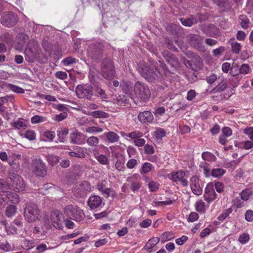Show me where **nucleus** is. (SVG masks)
<instances>
[{"label": "nucleus", "mask_w": 253, "mask_h": 253, "mask_svg": "<svg viewBox=\"0 0 253 253\" xmlns=\"http://www.w3.org/2000/svg\"><path fill=\"white\" fill-rule=\"evenodd\" d=\"M167 69L161 61H158L150 65L145 64L140 65L138 71L147 81L153 82L154 81H161L166 74Z\"/></svg>", "instance_id": "nucleus-1"}, {"label": "nucleus", "mask_w": 253, "mask_h": 253, "mask_svg": "<svg viewBox=\"0 0 253 253\" xmlns=\"http://www.w3.org/2000/svg\"><path fill=\"white\" fill-rule=\"evenodd\" d=\"M41 211L38 206L33 203L27 204L24 211V217L29 222H35L40 219Z\"/></svg>", "instance_id": "nucleus-2"}, {"label": "nucleus", "mask_w": 253, "mask_h": 253, "mask_svg": "<svg viewBox=\"0 0 253 253\" xmlns=\"http://www.w3.org/2000/svg\"><path fill=\"white\" fill-rule=\"evenodd\" d=\"M76 93L80 99L93 101V87L88 84H79L76 87Z\"/></svg>", "instance_id": "nucleus-3"}, {"label": "nucleus", "mask_w": 253, "mask_h": 253, "mask_svg": "<svg viewBox=\"0 0 253 253\" xmlns=\"http://www.w3.org/2000/svg\"><path fill=\"white\" fill-rule=\"evenodd\" d=\"M135 94L141 102H146L150 98L151 93L147 85L142 82H137L134 86Z\"/></svg>", "instance_id": "nucleus-4"}, {"label": "nucleus", "mask_w": 253, "mask_h": 253, "mask_svg": "<svg viewBox=\"0 0 253 253\" xmlns=\"http://www.w3.org/2000/svg\"><path fill=\"white\" fill-rule=\"evenodd\" d=\"M64 213L70 218L76 221L82 220L85 217L83 210L75 205H69L64 209Z\"/></svg>", "instance_id": "nucleus-5"}, {"label": "nucleus", "mask_w": 253, "mask_h": 253, "mask_svg": "<svg viewBox=\"0 0 253 253\" xmlns=\"http://www.w3.org/2000/svg\"><path fill=\"white\" fill-rule=\"evenodd\" d=\"M101 70L104 78L111 80L114 77L115 70L114 63L111 58H106L102 61Z\"/></svg>", "instance_id": "nucleus-6"}, {"label": "nucleus", "mask_w": 253, "mask_h": 253, "mask_svg": "<svg viewBox=\"0 0 253 253\" xmlns=\"http://www.w3.org/2000/svg\"><path fill=\"white\" fill-rule=\"evenodd\" d=\"M31 170L37 176L43 177L46 174L45 164L40 159H35L32 160Z\"/></svg>", "instance_id": "nucleus-7"}, {"label": "nucleus", "mask_w": 253, "mask_h": 253, "mask_svg": "<svg viewBox=\"0 0 253 253\" xmlns=\"http://www.w3.org/2000/svg\"><path fill=\"white\" fill-rule=\"evenodd\" d=\"M188 176L189 174L188 171L179 170L172 172L169 175V178L173 182H180L183 187H185L188 184V181L187 180V178H188Z\"/></svg>", "instance_id": "nucleus-8"}, {"label": "nucleus", "mask_w": 253, "mask_h": 253, "mask_svg": "<svg viewBox=\"0 0 253 253\" xmlns=\"http://www.w3.org/2000/svg\"><path fill=\"white\" fill-rule=\"evenodd\" d=\"M8 178L13 182L12 186L17 192H22L24 190L25 184L22 177L13 172H9Z\"/></svg>", "instance_id": "nucleus-9"}, {"label": "nucleus", "mask_w": 253, "mask_h": 253, "mask_svg": "<svg viewBox=\"0 0 253 253\" xmlns=\"http://www.w3.org/2000/svg\"><path fill=\"white\" fill-rule=\"evenodd\" d=\"M103 50L102 44L99 42H96L89 45L87 49V54L92 59H98L102 57Z\"/></svg>", "instance_id": "nucleus-10"}, {"label": "nucleus", "mask_w": 253, "mask_h": 253, "mask_svg": "<svg viewBox=\"0 0 253 253\" xmlns=\"http://www.w3.org/2000/svg\"><path fill=\"white\" fill-rule=\"evenodd\" d=\"M1 23L4 26L12 27L18 22V17L12 12L6 11L3 13L0 19Z\"/></svg>", "instance_id": "nucleus-11"}, {"label": "nucleus", "mask_w": 253, "mask_h": 253, "mask_svg": "<svg viewBox=\"0 0 253 253\" xmlns=\"http://www.w3.org/2000/svg\"><path fill=\"white\" fill-rule=\"evenodd\" d=\"M91 191L90 184L86 181H83L75 189V196L78 198H84Z\"/></svg>", "instance_id": "nucleus-12"}, {"label": "nucleus", "mask_w": 253, "mask_h": 253, "mask_svg": "<svg viewBox=\"0 0 253 253\" xmlns=\"http://www.w3.org/2000/svg\"><path fill=\"white\" fill-rule=\"evenodd\" d=\"M50 218L53 226L56 229H61L62 228L64 216L60 211L56 210L52 211L50 214Z\"/></svg>", "instance_id": "nucleus-13"}, {"label": "nucleus", "mask_w": 253, "mask_h": 253, "mask_svg": "<svg viewBox=\"0 0 253 253\" xmlns=\"http://www.w3.org/2000/svg\"><path fill=\"white\" fill-rule=\"evenodd\" d=\"M204 199L208 203H211L217 197L213 183H209L205 189L204 195Z\"/></svg>", "instance_id": "nucleus-14"}, {"label": "nucleus", "mask_w": 253, "mask_h": 253, "mask_svg": "<svg viewBox=\"0 0 253 253\" xmlns=\"http://www.w3.org/2000/svg\"><path fill=\"white\" fill-rule=\"evenodd\" d=\"M29 40V37L28 35L22 33L19 34L16 39L17 48L19 50L22 49L26 46Z\"/></svg>", "instance_id": "nucleus-15"}, {"label": "nucleus", "mask_w": 253, "mask_h": 253, "mask_svg": "<svg viewBox=\"0 0 253 253\" xmlns=\"http://www.w3.org/2000/svg\"><path fill=\"white\" fill-rule=\"evenodd\" d=\"M87 204L91 209L98 208L103 204L102 198L97 195H92L89 198Z\"/></svg>", "instance_id": "nucleus-16"}, {"label": "nucleus", "mask_w": 253, "mask_h": 253, "mask_svg": "<svg viewBox=\"0 0 253 253\" xmlns=\"http://www.w3.org/2000/svg\"><path fill=\"white\" fill-rule=\"evenodd\" d=\"M190 186L194 194L200 195L202 193V189L199 184V179L197 176H193L190 179Z\"/></svg>", "instance_id": "nucleus-17"}, {"label": "nucleus", "mask_w": 253, "mask_h": 253, "mask_svg": "<svg viewBox=\"0 0 253 253\" xmlns=\"http://www.w3.org/2000/svg\"><path fill=\"white\" fill-rule=\"evenodd\" d=\"M137 176L138 174L135 173L128 177L126 179L127 182L131 183V189L133 192L137 191L142 186V183L140 182L134 180Z\"/></svg>", "instance_id": "nucleus-18"}, {"label": "nucleus", "mask_w": 253, "mask_h": 253, "mask_svg": "<svg viewBox=\"0 0 253 253\" xmlns=\"http://www.w3.org/2000/svg\"><path fill=\"white\" fill-rule=\"evenodd\" d=\"M138 120L142 123H151L154 117L150 111H146L140 113L138 116Z\"/></svg>", "instance_id": "nucleus-19"}, {"label": "nucleus", "mask_w": 253, "mask_h": 253, "mask_svg": "<svg viewBox=\"0 0 253 253\" xmlns=\"http://www.w3.org/2000/svg\"><path fill=\"white\" fill-rule=\"evenodd\" d=\"M21 155L19 154L11 153L9 155L8 163L10 166H15L16 168L20 166Z\"/></svg>", "instance_id": "nucleus-20"}, {"label": "nucleus", "mask_w": 253, "mask_h": 253, "mask_svg": "<svg viewBox=\"0 0 253 253\" xmlns=\"http://www.w3.org/2000/svg\"><path fill=\"white\" fill-rule=\"evenodd\" d=\"M93 95L100 98L102 101H106L108 97L105 90L99 86L93 87Z\"/></svg>", "instance_id": "nucleus-21"}, {"label": "nucleus", "mask_w": 253, "mask_h": 253, "mask_svg": "<svg viewBox=\"0 0 253 253\" xmlns=\"http://www.w3.org/2000/svg\"><path fill=\"white\" fill-rule=\"evenodd\" d=\"M85 148L77 147L74 149L73 151L69 152V155L71 157H76L80 158H84L85 157Z\"/></svg>", "instance_id": "nucleus-22"}, {"label": "nucleus", "mask_w": 253, "mask_h": 253, "mask_svg": "<svg viewBox=\"0 0 253 253\" xmlns=\"http://www.w3.org/2000/svg\"><path fill=\"white\" fill-rule=\"evenodd\" d=\"M82 134L77 130H75L70 134L71 143L75 144H81L83 143L81 137Z\"/></svg>", "instance_id": "nucleus-23"}, {"label": "nucleus", "mask_w": 253, "mask_h": 253, "mask_svg": "<svg viewBox=\"0 0 253 253\" xmlns=\"http://www.w3.org/2000/svg\"><path fill=\"white\" fill-rule=\"evenodd\" d=\"M160 239L158 237H153L150 239L146 245L145 249L149 253L153 251V248L159 242Z\"/></svg>", "instance_id": "nucleus-24"}, {"label": "nucleus", "mask_w": 253, "mask_h": 253, "mask_svg": "<svg viewBox=\"0 0 253 253\" xmlns=\"http://www.w3.org/2000/svg\"><path fill=\"white\" fill-rule=\"evenodd\" d=\"M104 135L109 143H115L119 141L120 139L119 136L113 131L106 132L104 133Z\"/></svg>", "instance_id": "nucleus-25"}, {"label": "nucleus", "mask_w": 253, "mask_h": 253, "mask_svg": "<svg viewBox=\"0 0 253 253\" xmlns=\"http://www.w3.org/2000/svg\"><path fill=\"white\" fill-rule=\"evenodd\" d=\"M0 41L8 44H11L13 41V36L12 33L5 32L0 36Z\"/></svg>", "instance_id": "nucleus-26"}, {"label": "nucleus", "mask_w": 253, "mask_h": 253, "mask_svg": "<svg viewBox=\"0 0 253 253\" xmlns=\"http://www.w3.org/2000/svg\"><path fill=\"white\" fill-rule=\"evenodd\" d=\"M199 168L203 170L204 175L207 177H210L211 173V166L206 162L203 161L200 163Z\"/></svg>", "instance_id": "nucleus-27"}, {"label": "nucleus", "mask_w": 253, "mask_h": 253, "mask_svg": "<svg viewBox=\"0 0 253 253\" xmlns=\"http://www.w3.org/2000/svg\"><path fill=\"white\" fill-rule=\"evenodd\" d=\"M125 157L123 156L118 157L115 164L116 169L120 171H124L125 170Z\"/></svg>", "instance_id": "nucleus-28"}, {"label": "nucleus", "mask_w": 253, "mask_h": 253, "mask_svg": "<svg viewBox=\"0 0 253 253\" xmlns=\"http://www.w3.org/2000/svg\"><path fill=\"white\" fill-rule=\"evenodd\" d=\"M69 132V129L67 128H61L57 131L58 140L60 142L65 141L66 135Z\"/></svg>", "instance_id": "nucleus-29"}, {"label": "nucleus", "mask_w": 253, "mask_h": 253, "mask_svg": "<svg viewBox=\"0 0 253 253\" xmlns=\"http://www.w3.org/2000/svg\"><path fill=\"white\" fill-rule=\"evenodd\" d=\"M201 157L205 162H214L216 160L215 156L213 153L208 151L203 152Z\"/></svg>", "instance_id": "nucleus-30"}, {"label": "nucleus", "mask_w": 253, "mask_h": 253, "mask_svg": "<svg viewBox=\"0 0 253 253\" xmlns=\"http://www.w3.org/2000/svg\"><path fill=\"white\" fill-rule=\"evenodd\" d=\"M154 168L153 165L148 162H145L141 166L139 172L141 174H146L151 171Z\"/></svg>", "instance_id": "nucleus-31"}, {"label": "nucleus", "mask_w": 253, "mask_h": 253, "mask_svg": "<svg viewBox=\"0 0 253 253\" xmlns=\"http://www.w3.org/2000/svg\"><path fill=\"white\" fill-rule=\"evenodd\" d=\"M227 87V82L226 79H223L213 89L215 92H221Z\"/></svg>", "instance_id": "nucleus-32"}, {"label": "nucleus", "mask_w": 253, "mask_h": 253, "mask_svg": "<svg viewBox=\"0 0 253 253\" xmlns=\"http://www.w3.org/2000/svg\"><path fill=\"white\" fill-rule=\"evenodd\" d=\"M94 156L96 160L103 165H108L109 161L106 156L103 154L99 155L97 153H94Z\"/></svg>", "instance_id": "nucleus-33"}, {"label": "nucleus", "mask_w": 253, "mask_h": 253, "mask_svg": "<svg viewBox=\"0 0 253 253\" xmlns=\"http://www.w3.org/2000/svg\"><path fill=\"white\" fill-rule=\"evenodd\" d=\"M6 194L8 202L9 201L14 204L18 203L19 199L17 194L9 191H6Z\"/></svg>", "instance_id": "nucleus-34"}, {"label": "nucleus", "mask_w": 253, "mask_h": 253, "mask_svg": "<svg viewBox=\"0 0 253 253\" xmlns=\"http://www.w3.org/2000/svg\"><path fill=\"white\" fill-rule=\"evenodd\" d=\"M253 194V191L251 189H246L240 193V197L244 201H248Z\"/></svg>", "instance_id": "nucleus-35"}, {"label": "nucleus", "mask_w": 253, "mask_h": 253, "mask_svg": "<svg viewBox=\"0 0 253 253\" xmlns=\"http://www.w3.org/2000/svg\"><path fill=\"white\" fill-rule=\"evenodd\" d=\"M11 125L13 127L18 129H25L28 126L25 122L19 120L14 121Z\"/></svg>", "instance_id": "nucleus-36"}, {"label": "nucleus", "mask_w": 253, "mask_h": 253, "mask_svg": "<svg viewBox=\"0 0 253 253\" xmlns=\"http://www.w3.org/2000/svg\"><path fill=\"white\" fill-rule=\"evenodd\" d=\"M174 238V234L172 232H166L164 233L160 238L162 242H165Z\"/></svg>", "instance_id": "nucleus-37"}, {"label": "nucleus", "mask_w": 253, "mask_h": 253, "mask_svg": "<svg viewBox=\"0 0 253 253\" xmlns=\"http://www.w3.org/2000/svg\"><path fill=\"white\" fill-rule=\"evenodd\" d=\"M160 184L157 181L152 180L148 184V187L151 192H157L160 188Z\"/></svg>", "instance_id": "nucleus-38"}, {"label": "nucleus", "mask_w": 253, "mask_h": 253, "mask_svg": "<svg viewBox=\"0 0 253 253\" xmlns=\"http://www.w3.org/2000/svg\"><path fill=\"white\" fill-rule=\"evenodd\" d=\"M22 247L26 249H31L35 246V241L34 240L24 239L22 241Z\"/></svg>", "instance_id": "nucleus-39"}, {"label": "nucleus", "mask_w": 253, "mask_h": 253, "mask_svg": "<svg viewBox=\"0 0 253 253\" xmlns=\"http://www.w3.org/2000/svg\"><path fill=\"white\" fill-rule=\"evenodd\" d=\"M226 172V170L221 168L213 169L211 171V175L214 177H218L223 175Z\"/></svg>", "instance_id": "nucleus-40"}, {"label": "nucleus", "mask_w": 253, "mask_h": 253, "mask_svg": "<svg viewBox=\"0 0 253 253\" xmlns=\"http://www.w3.org/2000/svg\"><path fill=\"white\" fill-rule=\"evenodd\" d=\"M17 211V208L15 206L11 205L8 206L5 210L6 216L8 217H11L14 216Z\"/></svg>", "instance_id": "nucleus-41"}, {"label": "nucleus", "mask_w": 253, "mask_h": 253, "mask_svg": "<svg viewBox=\"0 0 253 253\" xmlns=\"http://www.w3.org/2000/svg\"><path fill=\"white\" fill-rule=\"evenodd\" d=\"M231 49L232 52L235 54H239L241 50V44L237 42H231Z\"/></svg>", "instance_id": "nucleus-42"}, {"label": "nucleus", "mask_w": 253, "mask_h": 253, "mask_svg": "<svg viewBox=\"0 0 253 253\" xmlns=\"http://www.w3.org/2000/svg\"><path fill=\"white\" fill-rule=\"evenodd\" d=\"M143 135L142 132L139 130H135L127 133V137L133 140H135L139 138H141Z\"/></svg>", "instance_id": "nucleus-43"}, {"label": "nucleus", "mask_w": 253, "mask_h": 253, "mask_svg": "<svg viewBox=\"0 0 253 253\" xmlns=\"http://www.w3.org/2000/svg\"><path fill=\"white\" fill-rule=\"evenodd\" d=\"M250 235L247 233H244L239 235L238 241L242 245L247 244L250 240Z\"/></svg>", "instance_id": "nucleus-44"}, {"label": "nucleus", "mask_w": 253, "mask_h": 253, "mask_svg": "<svg viewBox=\"0 0 253 253\" xmlns=\"http://www.w3.org/2000/svg\"><path fill=\"white\" fill-rule=\"evenodd\" d=\"M86 143L90 146H96L99 143V140L97 137L91 136L87 138Z\"/></svg>", "instance_id": "nucleus-45"}, {"label": "nucleus", "mask_w": 253, "mask_h": 253, "mask_svg": "<svg viewBox=\"0 0 253 253\" xmlns=\"http://www.w3.org/2000/svg\"><path fill=\"white\" fill-rule=\"evenodd\" d=\"M153 135L157 140L161 139L163 137L165 136L166 131L164 129L159 128L154 132Z\"/></svg>", "instance_id": "nucleus-46"}, {"label": "nucleus", "mask_w": 253, "mask_h": 253, "mask_svg": "<svg viewBox=\"0 0 253 253\" xmlns=\"http://www.w3.org/2000/svg\"><path fill=\"white\" fill-rule=\"evenodd\" d=\"M196 209L199 212H205L206 210L205 202L202 200H199L197 201L196 203Z\"/></svg>", "instance_id": "nucleus-47"}, {"label": "nucleus", "mask_w": 253, "mask_h": 253, "mask_svg": "<svg viewBox=\"0 0 253 253\" xmlns=\"http://www.w3.org/2000/svg\"><path fill=\"white\" fill-rule=\"evenodd\" d=\"M92 116L95 118H106L109 116L107 113L102 111H95L92 113Z\"/></svg>", "instance_id": "nucleus-48"}, {"label": "nucleus", "mask_w": 253, "mask_h": 253, "mask_svg": "<svg viewBox=\"0 0 253 253\" xmlns=\"http://www.w3.org/2000/svg\"><path fill=\"white\" fill-rule=\"evenodd\" d=\"M240 20H241L240 25L244 29H247L249 27L250 21L247 17L241 15L240 16Z\"/></svg>", "instance_id": "nucleus-49"}, {"label": "nucleus", "mask_w": 253, "mask_h": 253, "mask_svg": "<svg viewBox=\"0 0 253 253\" xmlns=\"http://www.w3.org/2000/svg\"><path fill=\"white\" fill-rule=\"evenodd\" d=\"M46 118L42 116L35 115L31 118V123L33 124H36L44 122L46 121Z\"/></svg>", "instance_id": "nucleus-50"}, {"label": "nucleus", "mask_w": 253, "mask_h": 253, "mask_svg": "<svg viewBox=\"0 0 253 253\" xmlns=\"http://www.w3.org/2000/svg\"><path fill=\"white\" fill-rule=\"evenodd\" d=\"M24 136L25 138L30 141L34 140L36 138V132L34 130H28L26 131L25 133L24 134Z\"/></svg>", "instance_id": "nucleus-51"}, {"label": "nucleus", "mask_w": 253, "mask_h": 253, "mask_svg": "<svg viewBox=\"0 0 253 253\" xmlns=\"http://www.w3.org/2000/svg\"><path fill=\"white\" fill-rule=\"evenodd\" d=\"M8 203L6 191H2L0 193V205L4 207Z\"/></svg>", "instance_id": "nucleus-52"}, {"label": "nucleus", "mask_w": 253, "mask_h": 253, "mask_svg": "<svg viewBox=\"0 0 253 253\" xmlns=\"http://www.w3.org/2000/svg\"><path fill=\"white\" fill-rule=\"evenodd\" d=\"M232 212V210L231 208H228L224 211L221 213L217 217V219L220 221H223L225 219L229 214Z\"/></svg>", "instance_id": "nucleus-53"}, {"label": "nucleus", "mask_w": 253, "mask_h": 253, "mask_svg": "<svg viewBox=\"0 0 253 253\" xmlns=\"http://www.w3.org/2000/svg\"><path fill=\"white\" fill-rule=\"evenodd\" d=\"M85 131L90 133H97L102 132L103 129L100 127L92 126L86 128Z\"/></svg>", "instance_id": "nucleus-54"}, {"label": "nucleus", "mask_w": 253, "mask_h": 253, "mask_svg": "<svg viewBox=\"0 0 253 253\" xmlns=\"http://www.w3.org/2000/svg\"><path fill=\"white\" fill-rule=\"evenodd\" d=\"M180 20L182 24L185 26L190 27L195 23L194 18H180Z\"/></svg>", "instance_id": "nucleus-55"}, {"label": "nucleus", "mask_w": 253, "mask_h": 253, "mask_svg": "<svg viewBox=\"0 0 253 253\" xmlns=\"http://www.w3.org/2000/svg\"><path fill=\"white\" fill-rule=\"evenodd\" d=\"M245 201L240 197H237L233 200V205L237 208H241L245 206Z\"/></svg>", "instance_id": "nucleus-56"}, {"label": "nucleus", "mask_w": 253, "mask_h": 253, "mask_svg": "<svg viewBox=\"0 0 253 253\" xmlns=\"http://www.w3.org/2000/svg\"><path fill=\"white\" fill-rule=\"evenodd\" d=\"M243 132L248 136L250 140L253 141V127H247L243 130Z\"/></svg>", "instance_id": "nucleus-57"}, {"label": "nucleus", "mask_w": 253, "mask_h": 253, "mask_svg": "<svg viewBox=\"0 0 253 253\" xmlns=\"http://www.w3.org/2000/svg\"><path fill=\"white\" fill-rule=\"evenodd\" d=\"M241 145L242 148L246 150H249L253 148V141L251 140L243 141L241 143Z\"/></svg>", "instance_id": "nucleus-58"}, {"label": "nucleus", "mask_w": 253, "mask_h": 253, "mask_svg": "<svg viewBox=\"0 0 253 253\" xmlns=\"http://www.w3.org/2000/svg\"><path fill=\"white\" fill-rule=\"evenodd\" d=\"M144 150L145 153L147 155H152L155 152V149L153 146L148 144L145 145L144 146Z\"/></svg>", "instance_id": "nucleus-59"}, {"label": "nucleus", "mask_w": 253, "mask_h": 253, "mask_svg": "<svg viewBox=\"0 0 253 253\" xmlns=\"http://www.w3.org/2000/svg\"><path fill=\"white\" fill-rule=\"evenodd\" d=\"M225 50L224 46H221L218 48L214 49L212 50V53L215 57H219L222 55Z\"/></svg>", "instance_id": "nucleus-60"}, {"label": "nucleus", "mask_w": 253, "mask_h": 253, "mask_svg": "<svg viewBox=\"0 0 253 253\" xmlns=\"http://www.w3.org/2000/svg\"><path fill=\"white\" fill-rule=\"evenodd\" d=\"M68 116L67 112H63L59 115H56L53 118V119L56 122H61L65 119Z\"/></svg>", "instance_id": "nucleus-61"}, {"label": "nucleus", "mask_w": 253, "mask_h": 253, "mask_svg": "<svg viewBox=\"0 0 253 253\" xmlns=\"http://www.w3.org/2000/svg\"><path fill=\"white\" fill-rule=\"evenodd\" d=\"M55 77L58 79L64 80L67 79V74L63 71H57L55 73Z\"/></svg>", "instance_id": "nucleus-62"}, {"label": "nucleus", "mask_w": 253, "mask_h": 253, "mask_svg": "<svg viewBox=\"0 0 253 253\" xmlns=\"http://www.w3.org/2000/svg\"><path fill=\"white\" fill-rule=\"evenodd\" d=\"M138 165L137 161L134 159H129L127 163L126 167L129 169H134Z\"/></svg>", "instance_id": "nucleus-63"}, {"label": "nucleus", "mask_w": 253, "mask_h": 253, "mask_svg": "<svg viewBox=\"0 0 253 253\" xmlns=\"http://www.w3.org/2000/svg\"><path fill=\"white\" fill-rule=\"evenodd\" d=\"M44 135L47 140L51 141L55 138V133L53 131L47 130L45 131Z\"/></svg>", "instance_id": "nucleus-64"}]
</instances>
